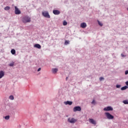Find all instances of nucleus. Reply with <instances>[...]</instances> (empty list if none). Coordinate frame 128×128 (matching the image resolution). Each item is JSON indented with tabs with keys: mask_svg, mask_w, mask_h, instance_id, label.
I'll list each match as a JSON object with an SVG mask.
<instances>
[{
	"mask_svg": "<svg viewBox=\"0 0 128 128\" xmlns=\"http://www.w3.org/2000/svg\"><path fill=\"white\" fill-rule=\"evenodd\" d=\"M22 22L24 24L30 22V18L28 16H25L22 18Z\"/></svg>",
	"mask_w": 128,
	"mask_h": 128,
	"instance_id": "obj_1",
	"label": "nucleus"
},
{
	"mask_svg": "<svg viewBox=\"0 0 128 128\" xmlns=\"http://www.w3.org/2000/svg\"><path fill=\"white\" fill-rule=\"evenodd\" d=\"M105 116L108 120H114V116L110 114L109 112H105Z\"/></svg>",
	"mask_w": 128,
	"mask_h": 128,
	"instance_id": "obj_2",
	"label": "nucleus"
},
{
	"mask_svg": "<svg viewBox=\"0 0 128 128\" xmlns=\"http://www.w3.org/2000/svg\"><path fill=\"white\" fill-rule=\"evenodd\" d=\"M42 14L43 16H44V18H50V16L48 12L47 11L43 12H42Z\"/></svg>",
	"mask_w": 128,
	"mask_h": 128,
	"instance_id": "obj_3",
	"label": "nucleus"
},
{
	"mask_svg": "<svg viewBox=\"0 0 128 128\" xmlns=\"http://www.w3.org/2000/svg\"><path fill=\"white\" fill-rule=\"evenodd\" d=\"M15 11L14 13L16 14H22V12L16 6H14Z\"/></svg>",
	"mask_w": 128,
	"mask_h": 128,
	"instance_id": "obj_4",
	"label": "nucleus"
},
{
	"mask_svg": "<svg viewBox=\"0 0 128 128\" xmlns=\"http://www.w3.org/2000/svg\"><path fill=\"white\" fill-rule=\"evenodd\" d=\"M104 110L105 112H110V110H114V108H112V106H108L106 108H104Z\"/></svg>",
	"mask_w": 128,
	"mask_h": 128,
	"instance_id": "obj_5",
	"label": "nucleus"
},
{
	"mask_svg": "<svg viewBox=\"0 0 128 128\" xmlns=\"http://www.w3.org/2000/svg\"><path fill=\"white\" fill-rule=\"evenodd\" d=\"M74 112H80L82 110V108H80V106H75L73 109Z\"/></svg>",
	"mask_w": 128,
	"mask_h": 128,
	"instance_id": "obj_6",
	"label": "nucleus"
},
{
	"mask_svg": "<svg viewBox=\"0 0 128 128\" xmlns=\"http://www.w3.org/2000/svg\"><path fill=\"white\" fill-rule=\"evenodd\" d=\"M88 121L89 122L92 124H96V122L92 118H89Z\"/></svg>",
	"mask_w": 128,
	"mask_h": 128,
	"instance_id": "obj_7",
	"label": "nucleus"
},
{
	"mask_svg": "<svg viewBox=\"0 0 128 128\" xmlns=\"http://www.w3.org/2000/svg\"><path fill=\"white\" fill-rule=\"evenodd\" d=\"M53 14L56 16H58L60 14V12L58 10H53Z\"/></svg>",
	"mask_w": 128,
	"mask_h": 128,
	"instance_id": "obj_8",
	"label": "nucleus"
},
{
	"mask_svg": "<svg viewBox=\"0 0 128 128\" xmlns=\"http://www.w3.org/2000/svg\"><path fill=\"white\" fill-rule=\"evenodd\" d=\"M86 22H82L80 24V28H86Z\"/></svg>",
	"mask_w": 128,
	"mask_h": 128,
	"instance_id": "obj_9",
	"label": "nucleus"
},
{
	"mask_svg": "<svg viewBox=\"0 0 128 128\" xmlns=\"http://www.w3.org/2000/svg\"><path fill=\"white\" fill-rule=\"evenodd\" d=\"M64 104L68 105V104L69 106H72V102L70 101H66L64 102Z\"/></svg>",
	"mask_w": 128,
	"mask_h": 128,
	"instance_id": "obj_10",
	"label": "nucleus"
},
{
	"mask_svg": "<svg viewBox=\"0 0 128 128\" xmlns=\"http://www.w3.org/2000/svg\"><path fill=\"white\" fill-rule=\"evenodd\" d=\"M4 76V72L2 70H1L0 72V78H2Z\"/></svg>",
	"mask_w": 128,
	"mask_h": 128,
	"instance_id": "obj_11",
	"label": "nucleus"
},
{
	"mask_svg": "<svg viewBox=\"0 0 128 128\" xmlns=\"http://www.w3.org/2000/svg\"><path fill=\"white\" fill-rule=\"evenodd\" d=\"M34 48H36L40 49L42 48V46H40V44H36L34 46Z\"/></svg>",
	"mask_w": 128,
	"mask_h": 128,
	"instance_id": "obj_12",
	"label": "nucleus"
},
{
	"mask_svg": "<svg viewBox=\"0 0 128 128\" xmlns=\"http://www.w3.org/2000/svg\"><path fill=\"white\" fill-rule=\"evenodd\" d=\"M68 122H70L71 124L76 122V120H74V118H72L70 120V119H68Z\"/></svg>",
	"mask_w": 128,
	"mask_h": 128,
	"instance_id": "obj_13",
	"label": "nucleus"
},
{
	"mask_svg": "<svg viewBox=\"0 0 128 128\" xmlns=\"http://www.w3.org/2000/svg\"><path fill=\"white\" fill-rule=\"evenodd\" d=\"M58 68H53L52 69V72L53 74H56L58 72Z\"/></svg>",
	"mask_w": 128,
	"mask_h": 128,
	"instance_id": "obj_14",
	"label": "nucleus"
},
{
	"mask_svg": "<svg viewBox=\"0 0 128 128\" xmlns=\"http://www.w3.org/2000/svg\"><path fill=\"white\" fill-rule=\"evenodd\" d=\"M4 10H10V7L8 6H6V7H5L4 8Z\"/></svg>",
	"mask_w": 128,
	"mask_h": 128,
	"instance_id": "obj_15",
	"label": "nucleus"
},
{
	"mask_svg": "<svg viewBox=\"0 0 128 128\" xmlns=\"http://www.w3.org/2000/svg\"><path fill=\"white\" fill-rule=\"evenodd\" d=\"M11 54H16V50L14 49H12L11 50Z\"/></svg>",
	"mask_w": 128,
	"mask_h": 128,
	"instance_id": "obj_16",
	"label": "nucleus"
},
{
	"mask_svg": "<svg viewBox=\"0 0 128 128\" xmlns=\"http://www.w3.org/2000/svg\"><path fill=\"white\" fill-rule=\"evenodd\" d=\"M128 88V86H123L121 88V90H126V88Z\"/></svg>",
	"mask_w": 128,
	"mask_h": 128,
	"instance_id": "obj_17",
	"label": "nucleus"
},
{
	"mask_svg": "<svg viewBox=\"0 0 128 128\" xmlns=\"http://www.w3.org/2000/svg\"><path fill=\"white\" fill-rule=\"evenodd\" d=\"M10 100H14V98L12 96H10L9 97Z\"/></svg>",
	"mask_w": 128,
	"mask_h": 128,
	"instance_id": "obj_18",
	"label": "nucleus"
},
{
	"mask_svg": "<svg viewBox=\"0 0 128 128\" xmlns=\"http://www.w3.org/2000/svg\"><path fill=\"white\" fill-rule=\"evenodd\" d=\"M123 102L124 104H128V101L127 100H124Z\"/></svg>",
	"mask_w": 128,
	"mask_h": 128,
	"instance_id": "obj_19",
	"label": "nucleus"
},
{
	"mask_svg": "<svg viewBox=\"0 0 128 128\" xmlns=\"http://www.w3.org/2000/svg\"><path fill=\"white\" fill-rule=\"evenodd\" d=\"M66 24H68V22H66V20L64 21L63 26H66Z\"/></svg>",
	"mask_w": 128,
	"mask_h": 128,
	"instance_id": "obj_20",
	"label": "nucleus"
},
{
	"mask_svg": "<svg viewBox=\"0 0 128 128\" xmlns=\"http://www.w3.org/2000/svg\"><path fill=\"white\" fill-rule=\"evenodd\" d=\"M98 24L99 26H103L102 23L100 22V21H98Z\"/></svg>",
	"mask_w": 128,
	"mask_h": 128,
	"instance_id": "obj_21",
	"label": "nucleus"
},
{
	"mask_svg": "<svg viewBox=\"0 0 128 128\" xmlns=\"http://www.w3.org/2000/svg\"><path fill=\"white\" fill-rule=\"evenodd\" d=\"M5 120H10V116H5Z\"/></svg>",
	"mask_w": 128,
	"mask_h": 128,
	"instance_id": "obj_22",
	"label": "nucleus"
},
{
	"mask_svg": "<svg viewBox=\"0 0 128 128\" xmlns=\"http://www.w3.org/2000/svg\"><path fill=\"white\" fill-rule=\"evenodd\" d=\"M92 104H96V100H94L92 102Z\"/></svg>",
	"mask_w": 128,
	"mask_h": 128,
	"instance_id": "obj_23",
	"label": "nucleus"
},
{
	"mask_svg": "<svg viewBox=\"0 0 128 128\" xmlns=\"http://www.w3.org/2000/svg\"><path fill=\"white\" fill-rule=\"evenodd\" d=\"M104 80V78L103 77H100V80Z\"/></svg>",
	"mask_w": 128,
	"mask_h": 128,
	"instance_id": "obj_24",
	"label": "nucleus"
},
{
	"mask_svg": "<svg viewBox=\"0 0 128 128\" xmlns=\"http://www.w3.org/2000/svg\"><path fill=\"white\" fill-rule=\"evenodd\" d=\"M69 44L68 41V40L65 41V44Z\"/></svg>",
	"mask_w": 128,
	"mask_h": 128,
	"instance_id": "obj_25",
	"label": "nucleus"
},
{
	"mask_svg": "<svg viewBox=\"0 0 128 128\" xmlns=\"http://www.w3.org/2000/svg\"><path fill=\"white\" fill-rule=\"evenodd\" d=\"M116 88H120V85H116Z\"/></svg>",
	"mask_w": 128,
	"mask_h": 128,
	"instance_id": "obj_26",
	"label": "nucleus"
},
{
	"mask_svg": "<svg viewBox=\"0 0 128 128\" xmlns=\"http://www.w3.org/2000/svg\"><path fill=\"white\" fill-rule=\"evenodd\" d=\"M121 56H122V58H126V56L124 54H121Z\"/></svg>",
	"mask_w": 128,
	"mask_h": 128,
	"instance_id": "obj_27",
	"label": "nucleus"
},
{
	"mask_svg": "<svg viewBox=\"0 0 128 128\" xmlns=\"http://www.w3.org/2000/svg\"><path fill=\"white\" fill-rule=\"evenodd\" d=\"M10 66H14V63H10Z\"/></svg>",
	"mask_w": 128,
	"mask_h": 128,
	"instance_id": "obj_28",
	"label": "nucleus"
},
{
	"mask_svg": "<svg viewBox=\"0 0 128 128\" xmlns=\"http://www.w3.org/2000/svg\"><path fill=\"white\" fill-rule=\"evenodd\" d=\"M125 74H128V70L125 72Z\"/></svg>",
	"mask_w": 128,
	"mask_h": 128,
	"instance_id": "obj_29",
	"label": "nucleus"
},
{
	"mask_svg": "<svg viewBox=\"0 0 128 128\" xmlns=\"http://www.w3.org/2000/svg\"><path fill=\"white\" fill-rule=\"evenodd\" d=\"M40 70H42V68H39L38 70V72H40Z\"/></svg>",
	"mask_w": 128,
	"mask_h": 128,
	"instance_id": "obj_30",
	"label": "nucleus"
},
{
	"mask_svg": "<svg viewBox=\"0 0 128 128\" xmlns=\"http://www.w3.org/2000/svg\"><path fill=\"white\" fill-rule=\"evenodd\" d=\"M126 84L127 86H128V81L126 82Z\"/></svg>",
	"mask_w": 128,
	"mask_h": 128,
	"instance_id": "obj_31",
	"label": "nucleus"
},
{
	"mask_svg": "<svg viewBox=\"0 0 128 128\" xmlns=\"http://www.w3.org/2000/svg\"><path fill=\"white\" fill-rule=\"evenodd\" d=\"M68 78L66 77V80H68Z\"/></svg>",
	"mask_w": 128,
	"mask_h": 128,
	"instance_id": "obj_32",
	"label": "nucleus"
},
{
	"mask_svg": "<svg viewBox=\"0 0 128 128\" xmlns=\"http://www.w3.org/2000/svg\"><path fill=\"white\" fill-rule=\"evenodd\" d=\"M12 6H14V4H13V5H12Z\"/></svg>",
	"mask_w": 128,
	"mask_h": 128,
	"instance_id": "obj_33",
	"label": "nucleus"
}]
</instances>
